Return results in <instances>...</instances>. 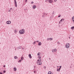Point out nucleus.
Listing matches in <instances>:
<instances>
[{
    "label": "nucleus",
    "mask_w": 74,
    "mask_h": 74,
    "mask_svg": "<svg viewBox=\"0 0 74 74\" xmlns=\"http://www.w3.org/2000/svg\"><path fill=\"white\" fill-rule=\"evenodd\" d=\"M41 59H39V60H37V64L38 65H41L42 63H41Z\"/></svg>",
    "instance_id": "1"
},
{
    "label": "nucleus",
    "mask_w": 74,
    "mask_h": 74,
    "mask_svg": "<svg viewBox=\"0 0 74 74\" xmlns=\"http://www.w3.org/2000/svg\"><path fill=\"white\" fill-rule=\"evenodd\" d=\"M19 33L20 34H24L25 32V30L23 29H22L21 30L19 31Z\"/></svg>",
    "instance_id": "2"
},
{
    "label": "nucleus",
    "mask_w": 74,
    "mask_h": 74,
    "mask_svg": "<svg viewBox=\"0 0 74 74\" xmlns=\"http://www.w3.org/2000/svg\"><path fill=\"white\" fill-rule=\"evenodd\" d=\"M69 45H70V44L69 43H67L65 45L66 48H70Z\"/></svg>",
    "instance_id": "3"
},
{
    "label": "nucleus",
    "mask_w": 74,
    "mask_h": 74,
    "mask_svg": "<svg viewBox=\"0 0 74 74\" xmlns=\"http://www.w3.org/2000/svg\"><path fill=\"white\" fill-rule=\"evenodd\" d=\"M14 4L15 5V7H17V2H16V0H14Z\"/></svg>",
    "instance_id": "4"
},
{
    "label": "nucleus",
    "mask_w": 74,
    "mask_h": 74,
    "mask_svg": "<svg viewBox=\"0 0 74 74\" xmlns=\"http://www.w3.org/2000/svg\"><path fill=\"white\" fill-rule=\"evenodd\" d=\"M28 56L29 57V58L30 59H32V56H31V54H29Z\"/></svg>",
    "instance_id": "5"
},
{
    "label": "nucleus",
    "mask_w": 74,
    "mask_h": 74,
    "mask_svg": "<svg viewBox=\"0 0 74 74\" xmlns=\"http://www.w3.org/2000/svg\"><path fill=\"white\" fill-rule=\"evenodd\" d=\"M6 23H7V24H10V23H11V21H8Z\"/></svg>",
    "instance_id": "6"
},
{
    "label": "nucleus",
    "mask_w": 74,
    "mask_h": 74,
    "mask_svg": "<svg viewBox=\"0 0 74 74\" xmlns=\"http://www.w3.org/2000/svg\"><path fill=\"white\" fill-rule=\"evenodd\" d=\"M49 3H52V2H53V1H52V0H49Z\"/></svg>",
    "instance_id": "7"
},
{
    "label": "nucleus",
    "mask_w": 74,
    "mask_h": 74,
    "mask_svg": "<svg viewBox=\"0 0 74 74\" xmlns=\"http://www.w3.org/2000/svg\"><path fill=\"white\" fill-rule=\"evenodd\" d=\"M32 8L33 9H35L36 8V6L35 5H34L32 6Z\"/></svg>",
    "instance_id": "8"
},
{
    "label": "nucleus",
    "mask_w": 74,
    "mask_h": 74,
    "mask_svg": "<svg viewBox=\"0 0 74 74\" xmlns=\"http://www.w3.org/2000/svg\"><path fill=\"white\" fill-rule=\"evenodd\" d=\"M64 18H62L60 20V21L61 22H62L63 21H64Z\"/></svg>",
    "instance_id": "9"
},
{
    "label": "nucleus",
    "mask_w": 74,
    "mask_h": 74,
    "mask_svg": "<svg viewBox=\"0 0 74 74\" xmlns=\"http://www.w3.org/2000/svg\"><path fill=\"white\" fill-rule=\"evenodd\" d=\"M17 32H18V31L16 29H15L14 30V33L16 34V33H17Z\"/></svg>",
    "instance_id": "10"
},
{
    "label": "nucleus",
    "mask_w": 74,
    "mask_h": 74,
    "mask_svg": "<svg viewBox=\"0 0 74 74\" xmlns=\"http://www.w3.org/2000/svg\"><path fill=\"white\" fill-rule=\"evenodd\" d=\"M41 45V42H39V43H38V45L39 46H40Z\"/></svg>",
    "instance_id": "11"
},
{
    "label": "nucleus",
    "mask_w": 74,
    "mask_h": 74,
    "mask_svg": "<svg viewBox=\"0 0 74 74\" xmlns=\"http://www.w3.org/2000/svg\"><path fill=\"white\" fill-rule=\"evenodd\" d=\"M14 71H16V70H17V69H16V68L14 67Z\"/></svg>",
    "instance_id": "12"
},
{
    "label": "nucleus",
    "mask_w": 74,
    "mask_h": 74,
    "mask_svg": "<svg viewBox=\"0 0 74 74\" xmlns=\"http://www.w3.org/2000/svg\"><path fill=\"white\" fill-rule=\"evenodd\" d=\"M74 29V26L71 27V29H72V30H73V29Z\"/></svg>",
    "instance_id": "13"
},
{
    "label": "nucleus",
    "mask_w": 74,
    "mask_h": 74,
    "mask_svg": "<svg viewBox=\"0 0 74 74\" xmlns=\"http://www.w3.org/2000/svg\"><path fill=\"white\" fill-rule=\"evenodd\" d=\"M56 51H57L56 49H54V52H56Z\"/></svg>",
    "instance_id": "14"
},
{
    "label": "nucleus",
    "mask_w": 74,
    "mask_h": 74,
    "mask_svg": "<svg viewBox=\"0 0 74 74\" xmlns=\"http://www.w3.org/2000/svg\"><path fill=\"white\" fill-rule=\"evenodd\" d=\"M40 52L38 53L37 54V55L38 56H40Z\"/></svg>",
    "instance_id": "15"
},
{
    "label": "nucleus",
    "mask_w": 74,
    "mask_h": 74,
    "mask_svg": "<svg viewBox=\"0 0 74 74\" xmlns=\"http://www.w3.org/2000/svg\"><path fill=\"white\" fill-rule=\"evenodd\" d=\"M53 40V38H49V40Z\"/></svg>",
    "instance_id": "16"
},
{
    "label": "nucleus",
    "mask_w": 74,
    "mask_h": 74,
    "mask_svg": "<svg viewBox=\"0 0 74 74\" xmlns=\"http://www.w3.org/2000/svg\"><path fill=\"white\" fill-rule=\"evenodd\" d=\"M51 74V71H49L48 72V73L47 74Z\"/></svg>",
    "instance_id": "17"
},
{
    "label": "nucleus",
    "mask_w": 74,
    "mask_h": 74,
    "mask_svg": "<svg viewBox=\"0 0 74 74\" xmlns=\"http://www.w3.org/2000/svg\"><path fill=\"white\" fill-rule=\"evenodd\" d=\"M45 14H43L42 16V17H43V18H44V17H45Z\"/></svg>",
    "instance_id": "18"
},
{
    "label": "nucleus",
    "mask_w": 74,
    "mask_h": 74,
    "mask_svg": "<svg viewBox=\"0 0 74 74\" xmlns=\"http://www.w3.org/2000/svg\"><path fill=\"white\" fill-rule=\"evenodd\" d=\"M21 60H23V57H22L21 58Z\"/></svg>",
    "instance_id": "19"
},
{
    "label": "nucleus",
    "mask_w": 74,
    "mask_h": 74,
    "mask_svg": "<svg viewBox=\"0 0 74 74\" xmlns=\"http://www.w3.org/2000/svg\"><path fill=\"white\" fill-rule=\"evenodd\" d=\"M36 42L35 41L33 43V44H34V45L35 44H36Z\"/></svg>",
    "instance_id": "20"
},
{
    "label": "nucleus",
    "mask_w": 74,
    "mask_h": 74,
    "mask_svg": "<svg viewBox=\"0 0 74 74\" xmlns=\"http://www.w3.org/2000/svg\"><path fill=\"white\" fill-rule=\"evenodd\" d=\"M57 71H59V69H57Z\"/></svg>",
    "instance_id": "21"
},
{
    "label": "nucleus",
    "mask_w": 74,
    "mask_h": 74,
    "mask_svg": "<svg viewBox=\"0 0 74 74\" xmlns=\"http://www.w3.org/2000/svg\"><path fill=\"white\" fill-rule=\"evenodd\" d=\"M14 58L15 59H16V58H17V57L16 56H15L14 57Z\"/></svg>",
    "instance_id": "22"
},
{
    "label": "nucleus",
    "mask_w": 74,
    "mask_h": 74,
    "mask_svg": "<svg viewBox=\"0 0 74 74\" xmlns=\"http://www.w3.org/2000/svg\"><path fill=\"white\" fill-rule=\"evenodd\" d=\"M17 49H21V47H18L17 48Z\"/></svg>",
    "instance_id": "23"
},
{
    "label": "nucleus",
    "mask_w": 74,
    "mask_h": 74,
    "mask_svg": "<svg viewBox=\"0 0 74 74\" xmlns=\"http://www.w3.org/2000/svg\"><path fill=\"white\" fill-rule=\"evenodd\" d=\"M21 60H19V61L18 62V63H19V62H21Z\"/></svg>",
    "instance_id": "24"
},
{
    "label": "nucleus",
    "mask_w": 74,
    "mask_h": 74,
    "mask_svg": "<svg viewBox=\"0 0 74 74\" xmlns=\"http://www.w3.org/2000/svg\"><path fill=\"white\" fill-rule=\"evenodd\" d=\"M60 69H61V68H60L58 69V70H59V72L60 71Z\"/></svg>",
    "instance_id": "25"
},
{
    "label": "nucleus",
    "mask_w": 74,
    "mask_h": 74,
    "mask_svg": "<svg viewBox=\"0 0 74 74\" xmlns=\"http://www.w3.org/2000/svg\"><path fill=\"white\" fill-rule=\"evenodd\" d=\"M55 14V12L53 11L52 13V14L53 15V14Z\"/></svg>",
    "instance_id": "26"
},
{
    "label": "nucleus",
    "mask_w": 74,
    "mask_h": 74,
    "mask_svg": "<svg viewBox=\"0 0 74 74\" xmlns=\"http://www.w3.org/2000/svg\"><path fill=\"white\" fill-rule=\"evenodd\" d=\"M60 16H61V15H60L58 16V18H60Z\"/></svg>",
    "instance_id": "27"
},
{
    "label": "nucleus",
    "mask_w": 74,
    "mask_h": 74,
    "mask_svg": "<svg viewBox=\"0 0 74 74\" xmlns=\"http://www.w3.org/2000/svg\"><path fill=\"white\" fill-rule=\"evenodd\" d=\"M52 52H54V50L53 49V50H52Z\"/></svg>",
    "instance_id": "28"
},
{
    "label": "nucleus",
    "mask_w": 74,
    "mask_h": 74,
    "mask_svg": "<svg viewBox=\"0 0 74 74\" xmlns=\"http://www.w3.org/2000/svg\"><path fill=\"white\" fill-rule=\"evenodd\" d=\"M44 69H46V67H45V66H44Z\"/></svg>",
    "instance_id": "29"
},
{
    "label": "nucleus",
    "mask_w": 74,
    "mask_h": 74,
    "mask_svg": "<svg viewBox=\"0 0 74 74\" xmlns=\"http://www.w3.org/2000/svg\"><path fill=\"white\" fill-rule=\"evenodd\" d=\"M5 72H6V71H5V70H4V71H3V73H5Z\"/></svg>",
    "instance_id": "30"
},
{
    "label": "nucleus",
    "mask_w": 74,
    "mask_h": 74,
    "mask_svg": "<svg viewBox=\"0 0 74 74\" xmlns=\"http://www.w3.org/2000/svg\"><path fill=\"white\" fill-rule=\"evenodd\" d=\"M47 41H48L49 40V38H48L47 39Z\"/></svg>",
    "instance_id": "31"
},
{
    "label": "nucleus",
    "mask_w": 74,
    "mask_h": 74,
    "mask_svg": "<svg viewBox=\"0 0 74 74\" xmlns=\"http://www.w3.org/2000/svg\"><path fill=\"white\" fill-rule=\"evenodd\" d=\"M57 44H60V43L59 42H57Z\"/></svg>",
    "instance_id": "32"
},
{
    "label": "nucleus",
    "mask_w": 74,
    "mask_h": 74,
    "mask_svg": "<svg viewBox=\"0 0 74 74\" xmlns=\"http://www.w3.org/2000/svg\"><path fill=\"white\" fill-rule=\"evenodd\" d=\"M31 4H33L34 3V2L33 1H32L31 2Z\"/></svg>",
    "instance_id": "33"
},
{
    "label": "nucleus",
    "mask_w": 74,
    "mask_h": 74,
    "mask_svg": "<svg viewBox=\"0 0 74 74\" xmlns=\"http://www.w3.org/2000/svg\"><path fill=\"white\" fill-rule=\"evenodd\" d=\"M36 42H39V41L38 40V41H36Z\"/></svg>",
    "instance_id": "34"
},
{
    "label": "nucleus",
    "mask_w": 74,
    "mask_h": 74,
    "mask_svg": "<svg viewBox=\"0 0 74 74\" xmlns=\"http://www.w3.org/2000/svg\"><path fill=\"white\" fill-rule=\"evenodd\" d=\"M38 58H39V59H40V58H41V57L39 56V57H38Z\"/></svg>",
    "instance_id": "35"
},
{
    "label": "nucleus",
    "mask_w": 74,
    "mask_h": 74,
    "mask_svg": "<svg viewBox=\"0 0 74 74\" xmlns=\"http://www.w3.org/2000/svg\"><path fill=\"white\" fill-rule=\"evenodd\" d=\"M60 68L61 69V68H62V66H60Z\"/></svg>",
    "instance_id": "36"
},
{
    "label": "nucleus",
    "mask_w": 74,
    "mask_h": 74,
    "mask_svg": "<svg viewBox=\"0 0 74 74\" xmlns=\"http://www.w3.org/2000/svg\"><path fill=\"white\" fill-rule=\"evenodd\" d=\"M48 1V0H46L45 2H47Z\"/></svg>",
    "instance_id": "37"
},
{
    "label": "nucleus",
    "mask_w": 74,
    "mask_h": 74,
    "mask_svg": "<svg viewBox=\"0 0 74 74\" xmlns=\"http://www.w3.org/2000/svg\"><path fill=\"white\" fill-rule=\"evenodd\" d=\"M57 1V0H54V1L55 2H56Z\"/></svg>",
    "instance_id": "38"
},
{
    "label": "nucleus",
    "mask_w": 74,
    "mask_h": 74,
    "mask_svg": "<svg viewBox=\"0 0 74 74\" xmlns=\"http://www.w3.org/2000/svg\"><path fill=\"white\" fill-rule=\"evenodd\" d=\"M43 14H44V15H45V13H44Z\"/></svg>",
    "instance_id": "39"
},
{
    "label": "nucleus",
    "mask_w": 74,
    "mask_h": 74,
    "mask_svg": "<svg viewBox=\"0 0 74 74\" xmlns=\"http://www.w3.org/2000/svg\"><path fill=\"white\" fill-rule=\"evenodd\" d=\"M8 11L9 12H11V10H9Z\"/></svg>",
    "instance_id": "40"
},
{
    "label": "nucleus",
    "mask_w": 74,
    "mask_h": 74,
    "mask_svg": "<svg viewBox=\"0 0 74 74\" xmlns=\"http://www.w3.org/2000/svg\"><path fill=\"white\" fill-rule=\"evenodd\" d=\"M3 67H5V65H4L3 66Z\"/></svg>",
    "instance_id": "41"
},
{
    "label": "nucleus",
    "mask_w": 74,
    "mask_h": 74,
    "mask_svg": "<svg viewBox=\"0 0 74 74\" xmlns=\"http://www.w3.org/2000/svg\"><path fill=\"white\" fill-rule=\"evenodd\" d=\"M34 73H36V71H34Z\"/></svg>",
    "instance_id": "42"
},
{
    "label": "nucleus",
    "mask_w": 74,
    "mask_h": 74,
    "mask_svg": "<svg viewBox=\"0 0 74 74\" xmlns=\"http://www.w3.org/2000/svg\"><path fill=\"white\" fill-rule=\"evenodd\" d=\"M0 74H3V73L1 72H0Z\"/></svg>",
    "instance_id": "43"
},
{
    "label": "nucleus",
    "mask_w": 74,
    "mask_h": 74,
    "mask_svg": "<svg viewBox=\"0 0 74 74\" xmlns=\"http://www.w3.org/2000/svg\"><path fill=\"white\" fill-rule=\"evenodd\" d=\"M49 59L50 60H51V59L50 58H49Z\"/></svg>",
    "instance_id": "44"
},
{
    "label": "nucleus",
    "mask_w": 74,
    "mask_h": 74,
    "mask_svg": "<svg viewBox=\"0 0 74 74\" xmlns=\"http://www.w3.org/2000/svg\"><path fill=\"white\" fill-rule=\"evenodd\" d=\"M10 10H12V8H10Z\"/></svg>",
    "instance_id": "45"
},
{
    "label": "nucleus",
    "mask_w": 74,
    "mask_h": 74,
    "mask_svg": "<svg viewBox=\"0 0 74 74\" xmlns=\"http://www.w3.org/2000/svg\"><path fill=\"white\" fill-rule=\"evenodd\" d=\"M35 67H36V66H34V68H35Z\"/></svg>",
    "instance_id": "46"
},
{
    "label": "nucleus",
    "mask_w": 74,
    "mask_h": 74,
    "mask_svg": "<svg viewBox=\"0 0 74 74\" xmlns=\"http://www.w3.org/2000/svg\"><path fill=\"white\" fill-rule=\"evenodd\" d=\"M47 14H48V13H47V14H46V15H47Z\"/></svg>",
    "instance_id": "47"
},
{
    "label": "nucleus",
    "mask_w": 74,
    "mask_h": 74,
    "mask_svg": "<svg viewBox=\"0 0 74 74\" xmlns=\"http://www.w3.org/2000/svg\"><path fill=\"white\" fill-rule=\"evenodd\" d=\"M73 18H72V20H73Z\"/></svg>",
    "instance_id": "48"
},
{
    "label": "nucleus",
    "mask_w": 74,
    "mask_h": 74,
    "mask_svg": "<svg viewBox=\"0 0 74 74\" xmlns=\"http://www.w3.org/2000/svg\"><path fill=\"white\" fill-rule=\"evenodd\" d=\"M60 23V21H59V23Z\"/></svg>",
    "instance_id": "49"
},
{
    "label": "nucleus",
    "mask_w": 74,
    "mask_h": 74,
    "mask_svg": "<svg viewBox=\"0 0 74 74\" xmlns=\"http://www.w3.org/2000/svg\"><path fill=\"white\" fill-rule=\"evenodd\" d=\"M69 39H70V37H69Z\"/></svg>",
    "instance_id": "50"
},
{
    "label": "nucleus",
    "mask_w": 74,
    "mask_h": 74,
    "mask_svg": "<svg viewBox=\"0 0 74 74\" xmlns=\"http://www.w3.org/2000/svg\"><path fill=\"white\" fill-rule=\"evenodd\" d=\"M57 67H58V66H57Z\"/></svg>",
    "instance_id": "51"
},
{
    "label": "nucleus",
    "mask_w": 74,
    "mask_h": 74,
    "mask_svg": "<svg viewBox=\"0 0 74 74\" xmlns=\"http://www.w3.org/2000/svg\"><path fill=\"white\" fill-rule=\"evenodd\" d=\"M26 1H27V0H26Z\"/></svg>",
    "instance_id": "52"
},
{
    "label": "nucleus",
    "mask_w": 74,
    "mask_h": 74,
    "mask_svg": "<svg viewBox=\"0 0 74 74\" xmlns=\"http://www.w3.org/2000/svg\"><path fill=\"white\" fill-rule=\"evenodd\" d=\"M15 50H16V49H15Z\"/></svg>",
    "instance_id": "53"
},
{
    "label": "nucleus",
    "mask_w": 74,
    "mask_h": 74,
    "mask_svg": "<svg viewBox=\"0 0 74 74\" xmlns=\"http://www.w3.org/2000/svg\"><path fill=\"white\" fill-rule=\"evenodd\" d=\"M17 58H18V57Z\"/></svg>",
    "instance_id": "54"
}]
</instances>
